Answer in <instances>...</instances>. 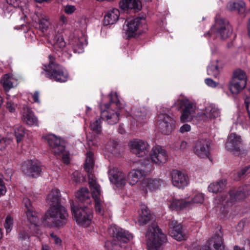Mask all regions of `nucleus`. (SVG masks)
Instances as JSON below:
<instances>
[{
	"mask_svg": "<svg viewBox=\"0 0 250 250\" xmlns=\"http://www.w3.org/2000/svg\"><path fill=\"white\" fill-rule=\"evenodd\" d=\"M220 112L218 107L213 104H209L205 107L204 112L199 113L198 116L203 121H208L219 117Z\"/></svg>",
	"mask_w": 250,
	"mask_h": 250,
	"instance_id": "obj_19",
	"label": "nucleus"
},
{
	"mask_svg": "<svg viewBox=\"0 0 250 250\" xmlns=\"http://www.w3.org/2000/svg\"><path fill=\"white\" fill-rule=\"evenodd\" d=\"M165 184V182L160 179H144L142 182L140 188L145 193L148 191H153L158 189L160 186Z\"/></svg>",
	"mask_w": 250,
	"mask_h": 250,
	"instance_id": "obj_16",
	"label": "nucleus"
},
{
	"mask_svg": "<svg viewBox=\"0 0 250 250\" xmlns=\"http://www.w3.org/2000/svg\"><path fill=\"white\" fill-rule=\"evenodd\" d=\"M76 8L73 5H66L64 8L65 12L67 14H70L73 13Z\"/></svg>",
	"mask_w": 250,
	"mask_h": 250,
	"instance_id": "obj_58",
	"label": "nucleus"
},
{
	"mask_svg": "<svg viewBox=\"0 0 250 250\" xmlns=\"http://www.w3.org/2000/svg\"><path fill=\"white\" fill-rule=\"evenodd\" d=\"M204 201V196L201 193L195 195L194 198L190 201H188L189 202H191V208L194 206L195 204H201Z\"/></svg>",
	"mask_w": 250,
	"mask_h": 250,
	"instance_id": "obj_47",
	"label": "nucleus"
},
{
	"mask_svg": "<svg viewBox=\"0 0 250 250\" xmlns=\"http://www.w3.org/2000/svg\"><path fill=\"white\" fill-rule=\"evenodd\" d=\"M72 215L77 223L80 225L87 227L91 223L92 218L91 210L86 207H80L71 204Z\"/></svg>",
	"mask_w": 250,
	"mask_h": 250,
	"instance_id": "obj_6",
	"label": "nucleus"
},
{
	"mask_svg": "<svg viewBox=\"0 0 250 250\" xmlns=\"http://www.w3.org/2000/svg\"><path fill=\"white\" fill-rule=\"evenodd\" d=\"M215 28L218 35L223 39L228 38L232 32V27L228 21L222 19L216 21Z\"/></svg>",
	"mask_w": 250,
	"mask_h": 250,
	"instance_id": "obj_14",
	"label": "nucleus"
},
{
	"mask_svg": "<svg viewBox=\"0 0 250 250\" xmlns=\"http://www.w3.org/2000/svg\"><path fill=\"white\" fill-rule=\"evenodd\" d=\"M120 12L118 9L114 8L108 10L104 17V23L105 25L113 24L119 19Z\"/></svg>",
	"mask_w": 250,
	"mask_h": 250,
	"instance_id": "obj_29",
	"label": "nucleus"
},
{
	"mask_svg": "<svg viewBox=\"0 0 250 250\" xmlns=\"http://www.w3.org/2000/svg\"><path fill=\"white\" fill-rule=\"evenodd\" d=\"M124 105L118 99L116 94L111 96L110 103L104 105V108L102 109L101 117L105 120L109 125L117 124L119 121L120 112L119 110L122 109Z\"/></svg>",
	"mask_w": 250,
	"mask_h": 250,
	"instance_id": "obj_2",
	"label": "nucleus"
},
{
	"mask_svg": "<svg viewBox=\"0 0 250 250\" xmlns=\"http://www.w3.org/2000/svg\"><path fill=\"white\" fill-rule=\"evenodd\" d=\"M153 219L148 208L145 205L141 206V212L139 213L138 223L140 225L144 226Z\"/></svg>",
	"mask_w": 250,
	"mask_h": 250,
	"instance_id": "obj_26",
	"label": "nucleus"
},
{
	"mask_svg": "<svg viewBox=\"0 0 250 250\" xmlns=\"http://www.w3.org/2000/svg\"><path fill=\"white\" fill-rule=\"evenodd\" d=\"M89 184L92 191V196L95 200L96 211L98 213L102 214V208L101 204L100 195L101 193L100 187L96 183L95 179L89 177Z\"/></svg>",
	"mask_w": 250,
	"mask_h": 250,
	"instance_id": "obj_15",
	"label": "nucleus"
},
{
	"mask_svg": "<svg viewBox=\"0 0 250 250\" xmlns=\"http://www.w3.org/2000/svg\"><path fill=\"white\" fill-rule=\"evenodd\" d=\"M74 50L78 53H82L83 51V44L82 43L77 44L74 45Z\"/></svg>",
	"mask_w": 250,
	"mask_h": 250,
	"instance_id": "obj_56",
	"label": "nucleus"
},
{
	"mask_svg": "<svg viewBox=\"0 0 250 250\" xmlns=\"http://www.w3.org/2000/svg\"><path fill=\"white\" fill-rule=\"evenodd\" d=\"M151 159L157 165L165 163L167 159L166 150L159 146L154 147L151 154Z\"/></svg>",
	"mask_w": 250,
	"mask_h": 250,
	"instance_id": "obj_17",
	"label": "nucleus"
},
{
	"mask_svg": "<svg viewBox=\"0 0 250 250\" xmlns=\"http://www.w3.org/2000/svg\"><path fill=\"white\" fill-rule=\"evenodd\" d=\"M68 214L65 208L62 205L51 207L44 216V222L51 223L57 227H62L67 222Z\"/></svg>",
	"mask_w": 250,
	"mask_h": 250,
	"instance_id": "obj_4",
	"label": "nucleus"
},
{
	"mask_svg": "<svg viewBox=\"0 0 250 250\" xmlns=\"http://www.w3.org/2000/svg\"><path fill=\"white\" fill-rule=\"evenodd\" d=\"M229 198L226 202L228 206H231L244 199L250 194V187L244 186L239 188L237 190H231L229 191Z\"/></svg>",
	"mask_w": 250,
	"mask_h": 250,
	"instance_id": "obj_10",
	"label": "nucleus"
},
{
	"mask_svg": "<svg viewBox=\"0 0 250 250\" xmlns=\"http://www.w3.org/2000/svg\"><path fill=\"white\" fill-rule=\"evenodd\" d=\"M232 3H236V1H229L227 5V9L231 11H234L236 7L235 4H231Z\"/></svg>",
	"mask_w": 250,
	"mask_h": 250,
	"instance_id": "obj_64",
	"label": "nucleus"
},
{
	"mask_svg": "<svg viewBox=\"0 0 250 250\" xmlns=\"http://www.w3.org/2000/svg\"><path fill=\"white\" fill-rule=\"evenodd\" d=\"M243 145V141L241 137L236 133L230 134L226 143V149L233 154L240 152Z\"/></svg>",
	"mask_w": 250,
	"mask_h": 250,
	"instance_id": "obj_11",
	"label": "nucleus"
},
{
	"mask_svg": "<svg viewBox=\"0 0 250 250\" xmlns=\"http://www.w3.org/2000/svg\"><path fill=\"white\" fill-rule=\"evenodd\" d=\"M23 202L24 204L25 208H27V210L29 208H32L30 201L28 198H24L23 199Z\"/></svg>",
	"mask_w": 250,
	"mask_h": 250,
	"instance_id": "obj_62",
	"label": "nucleus"
},
{
	"mask_svg": "<svg viewBox=\"0 0 250 250\" xmlns=\"http://www.w3.org/2000/svg\"><path fill=\"white\" fill-rule=\"evenodd\" d=\"M177 224V222L174 221L169 223L170 228L172 229L171 235L176 240L181 241L185 239L186 236L183 233L181 225Z\"/></svg>",
	"mask_w": 250,
	"mask_h": 250,
	"instance_id": "obj_27",
	"label": "nucleus"
},
{
	"mask_svg": "<svg viewBox=\"0 0 250 250\" xmlns=\"http://www.w3.org/2000/svg\"><path fill=\"white\" fill-rule=\"evenodd\" d=\"M23 120L27 125H37L38 119L31 111H28L23 115Z\"/></svg>",
	"mask_w": 250,
	"mask_h": 250,
	"instance_id": "obj_37",
	"label": "nucleus"
},
{
	"mask_svg": "<svg viewBox=\"0 0 250 250\" xmlns=\"http://www.w3.org/2000/svg\"><path fill=\"white\" fill-rule=\"evenodd\" d=\"M90 193L87 188H83L78 191L76 197L79 201L88 204L90 203Z\"/></svg>",
	"mask_w": 250,
	"mask_h": 250,
	"instance_id": "obj_33",
	"label": "nucleus"
},
{
	"mask_svg": "<svg viewBox=\"0 0 250 250\" xmlns=\"http://www.w3.org/2000/svg\"><path fill=\"white\" fill-rule=\"evenodd\" d=\"M60 193L57 189H53L48 195L47 201L51 207L61 205L60 204Z\"/></svg>",
	"mask_w": 250,
	"mask_h": 250,
	"instance_id": "obj_34",
	"label": "nucleus"
},
{
	"mask_svg": "<svg viewBox=\"0 0 250 250\" xmlns=\"http://www.w3.org/2000/svg\"><path fill=\"white\" fill-rule=\"evenodd\" d=\"M7 3L14 7L21 6L22 3H25L27 0H6Z\"/></svg>",
	"mask_w": 250,
	"mask_h": 250,
	"instance_id": "obj_49",
	"label": "nucleus"
},
{
	"mask_svg": "<svg viewBox=\"0 0 250 250\" xmlns=\"http://www.w3.org/2000/svg\"><path fill=\"white\" fill-rule=\"evenodd\" d=\"M146 111L143 109H138L135 111V115L138 120H143L146 117Z\"/></svg>",
	"mask_w": 250,
	"mask_h": 250,
	"instance_id": "obj_52",
	"label": "nucleus"
},
{
	"mask_svg": "<svg viewBox=\"0 0 250 250\" xmlns=\"http://www.w3.org/2000/svg\"><path fill=\"white\" fill-rule=\"evenodd\" d=\"M86 158L85 160V163L84 165V168L86 171L90 173L88 175V180L89 177L90 179H93V175L91 174L92 170L94 167V160H93V153L91 151H88L86 154Z\"/></svg>",
	"mask_w": 250,
	"mask_h": 250,
	"instance_id": "obj_35",
	"label": "nucleus"
},
{
	"mask_svg": "<svg viewBox=\"0 0 250 250\" xmlns=\"http://www.w3.org/2000/svg\"><path fill=\"white\" fill-rule=\"evenodd\" d=\"M50 236L51 238L54 240V243L56 244L59 245L61 243V240L54 233H51L50 234Z\"/></svg>",
	"mask_w": 250,
	"mask_h": 250,
	"instance_id": "obj_61",
	"label": "nucleus"
},
{
	"mask_svg": "<svg viewBox=\"0 0 250 250\" xmlns=\"http://www.w3.org/2000/svg\"><path fill=\"white\" fill-rule=\"evenodd\" d=\"M52 42L54 47L56 48L61 49L65 46V42L61 34H58L54 36Z\"/></svg>",
	"mask_w": 250,
	"mask_h": 250,
	"instance_id": "obj_38",
	"label": "nucleus"
},
{
	"mask_svg": "<svg viewBox=\"0 0 250 250\" xmlns=\"http://www.w3.org/2000/svg\"><path fill=\"white\" fill-rule=\"evenodd\" d=\"M125 34L128 38L135 37L141 34L147 27L145 19L140 17L128 19L125 21Z\"/></svg>",
	"mask_w": 250,
	"mask_h": 250,
	"instance_id": "obj_5",
	"label": "nucleus"
},
{
	"mask_svg": "<svg viewBox=\"0 0 250 250\" xmlns=\"http://www.w3.org/2000/svg\"><path fill=\"white\" fill-rule=\"evenodd\" d=\"M232 78H247L246 73L244 70L237 68L233 71Z\"/></svg>",
	"mask_w": 250,
	"mask_h": 250,
	"instance_id": "obj_48",
	"label": "nucleus"
},
{
	"mask_svg": "<svg viewBox=\"0 0 250 250\" xmlns=\"http://www.w3.org/2000/svg\"><path fill=\"white\" fill-rule=\"evenodd\" d=\"M158 126L162 133L168 135L175 127V120L167 114H161L158 117Z\"/></svg>",
	"mask_w": 250,
	"mask_h": 250,
	"instance_id": "obj_12",
	"label": "nucleus"
},
{
	"mask_svg": "<svg viewBox=\"0 0 250 250\" xmlns=\"http://www.w3.org/2000/svg\"><path fill=\"white\" fill-rule=\"evenodd\" d=\"M130 146L133 153L138 157L143 156L148 149L147 143L142 140H134L130 142Z\"/></svg>",
	"mask_w": 250,
	"mask_h": 250,
	"instance_id": "obj_22",
	"label": "nucleus"
},
{
	"mask_svg": "<svg viewBox=\"0 0 250 250\" xmlns=\"http://www.w3.org/2000/svg\"><path fill=\"white\" fill-rule=\"evenodd\" d=\"M15 134L17 143L20 142L25 135L24 129L22 126H19L15 130Z\"/></svg>",
	"mask_w": 250,
	"mask_h": 250,
	"instance_id": "obj_43",
	"label": "nucleus"
},
{
	"mask_svg": "<svg viewBox=\"0 0 250 250\" xmlns=\"http://www.w3.org/2000/svg\"><path fill=\"white\" fill-rule=\"evenodd\" d=\"M191 202H188L185 199H176L173 198L172 199L170 208L172 209L181 210L186 208H191Z\"/></svg>",
	"mask_w": 250,
	"mask_h": 250,
	"instance_id": "obj_31",
	"label": "nucleus"
},
{
	"mask_svg": "<svg viewBox=\"0 0 250 250\" xmlns=\"http://www.w3.org/2000/svg\"><path fill=\"white\" fill-rule=\"evenodd\" d=\"M119 4L120 8L124 10L132 9L138 11L142 8L140 0H122Z\"/></svg>",
	"mask_w": 250,
	"mask_h": 250,
	"instance_id": "obj_25",
	"label": "nucleus"
},
{
	"mask_svg": "<svg viewBox=\"0 0 250 250\" xmlns=\"http://www.w3.org/2000/svg\"><path fill=\"white\" fill-rule=\"evenodd\" d=\"M250 173V166H247L242 168L240 171L237 172L236 173L237 178H236L237 180L242 178L244 176H246L248 174Z\"/></svg>",
	"mask_w": 250,
	"mask_h": 250,
	"instance_id": "obj_45",
	"label": "nucleus"
},
{
	"mask_svg": "<svg viewBox=\"0 0 250 250\" xmlns=\"http://www.w3.org/2000/svg\"><path fill=\"white\" fill-rule=\"evenodd\" d=\"M223 232L221 229L217 231L212 237L211 242L215 249L223 248Z\"/></svg>",
	"mask_w": 250,
	"mask_h": 250,
	"instance_id": "obj_36",
	"label": "nucleus"
},
{
	"mask_svg": "<svg viewBox=\"0 0 250 250\" xmlns=\"http://www.w3.org/2000/svg\"><path fill=\"white\" fill-rule=\"evenodd\" d=\"M205 83L211 87H215L218 84V83L214 81L213 79H205Z\"/></svg>",
	"mask_w": 250,
	"mask_h": 250,
	"instance_id": "obj_57",
	"label": "nucleus"
},
{
	"mask_svg": "<svg viewBox=\"0 0 250 250\" xmlns=\"http://www.w3.org/2000/svg\"><path fill=\"white\" fill-rule=\"evenodd\" d=\"M216 63L215 62L213 64H210L207 70L208 74L214 77H217L219 73V70Z\"/></svg>",
	"mask_w": 250,
	"mask_h": 250,
	"instance_id": "obj_41",
	"label": "nucleus"
},
{
	"mask_svg": "<svg viewBox=\"0 0 250 250\" xmlns=\"http://www.w3.org/2000/svg\"><path fill=\"white\" fill-rule=\"evenodd\" d=\"M13 226V219L11 217L7 216L5 220V228L7 232L11 231Z\"/></svg>",
	"mask_w": 250,
	"mask_h": 250,
	"instance_id": "obj_53",
	"label": "nucleus"
},
{
	"mask_svg": "<svg viewBox=\"0 0 250 250\" xmlns=\"http://www.w3.org/2000/svg\"><path fill=\"white\" fill-rule=\"evenodd\" d=\"M91 129L97 134L101 132V120L100 119H96L90 124Z\"/></svg>",
	"mask_w": 250,
	"mask_h": 250,
	"instance_id": "obj_42",
	"label": "nucleus"
},
{
	"mask_svg": "<svg viewBox=\"0 0 250 250\" xmlns=\"http://www.w3.org/2000/svg\"><path fill=\"white\" fill-rule=\"evenodd\" d=\"M26 215L28 220L31 223L36 224L37 223L38 216L36 212L33 211V208H29L27 210Z\"/></svg>",
	"mask_w": 250,
	"mask_h": 250,
	"instance_id": "obj_40",
	"label": "nucleus"
},
{
	"mask_svg": "<svg viewBox=\"0 0 250 250\" xmlns=\"http://www.w3.org/2000/svg\"><path fill=\"white\" fill-rule=\"evenodd\" d=\"M108 175L110 182L117 187H121L125 184V176L118 168L110 169L108 172Z\"/></svg>",
	"mask_w": 250,
	"mask_h": 250,
	"instance_id": "obj_20",
	"label": "nucleus"
},
{
	"mask_svg": "<svg viewBox=\"0 0 250 250\" xmlns=\"http://www.w3.org/2000/svg\"><path fill=\"white\" fill-rule=\"evenodd\" d=\"M0 84L5 92H8L10 89L14 87L13 83L10 79H1Z\"/></svg>",
	"mask_w": 250,
	"mask_h": 250,
	"instance_id": "obj_44",
	"label": "nucleus"
},
{
	"mask_svg": "<svg viewBox=\"0 0 250 250\" xmlns=\"http://www.w3.org/2000/svg\"><path fill=\"white\" fill-rule=\"evenodd\" d=\"M52 67L44 72V76L52 78H66L68 77L67 70L59 64L52 63Z\"/></svg>",
	"mask_w": 250,
	"mask_h": 250,
	"instance_id": "obj_18",
	"label": "nucleus"
},
{
	"mask_svg": "<svg viewBox=\"0 0 250 250\" xmlns=\"http://www.w3.org/2000/svg\"><path fill=\"white\" fill-rule=\"evenodd\" d=\"M72 178L75 182L78 183L80 181L81 174L77 172H75L73 173Z\"/></svg>",
	"mask_w": 250,
	"mask_h": 250,
	"instance_id": "obj_63",
	"label": "nucleus"
},
{
	"mask_svg": "<svg viewBox=\"0 0 250 250\" xmlns=\"http://www.w3.org/2000/svg\"><path fill=\"white\" fill-rule=\"evenodd\" d=\"M227 183L226 179H221L215 183H211L208 187V190L212 193L221 192L225 188Z\"/></svg>",
	"mask_w": 250,
	"mask_h": 250,
	"instance_id": "obj_32",
	"label": "nucleus"
},
{
	"mask_svg": "<svg viewBox=\"0 0 250 250\" xmlns=\"http://www.w3.org/2000/svg\"><path fill=\"white\" fill-rule=\"evenodd\" d=\"M109 234L114 239L112 241H107L105 246L109 250H120L123 246L122 243H126L133 238V235L115 226H111L108 229Z\"/></svg>",
	"mask_w": 250,
	"mask_h": 250,
	"instance_id": "obj_3",
	"label": "nucleus"
},
{
	"mask_svg": "<svg viewBox=\"0 0 250 250\" xmlns=\"http://www.w3.org/2000/svg\"><path fill=\"white\" fill-rule=\"evenodd\" d=\"M229 198L226 202L228 206H231L244 199L250 194V187L244 186L239 188L237 190H231L229 191Z\"/></svg>",
	"mask_w": 250,
	"mask_h": 250,
	"instance_id": "obj_9",
	"label": "nucleus"
},
{
	"mask_svg": "<svg viewBox=\"0 0 250 250\" xmlns=\"http://www.w3.org/2000/svg\"><path fill=\"white\" fill-rule=\"evenodd\" d=\"M146 237L148 250H163L162 246L167 241L166 235L155 222H152L148 227Z\"/></svg>",
	"mask_w": 250,
	"mask_h": 250,
	"instance_id": "obj_1",
	"label": "nucleus"
},
{
	"mask_svg": "<svg viewBox=\"0 0 250 250\" xmlns=\"http://www.w3.org/2000/svg\"><path fill=\"white\" fill-rule=\"evenodd\" d=\"M50 147L55 155H60L65 150V146L63 140L53 134H50L45 137Z\"/></svg>",
	"mask_w": 250,
	"mask_h": 250,
	"instance_id": "obj_13",
	"label": "nucleus"
},
{
	"mask_svg": "<svg viewBox=\"0 0 250 250\" xmlns=\"http://www.w3.org/2000/svg\"><path fill=\"white\" fill-rule=\"evenodd\" d=\"M3 179V175L0 174V196L4 195L6 192V188Z\"/></svg>",
	"mask_w": 250,
	"mask_h": 250,
	"instance_id": "obj_51",
	"label": "nucleus"
},
{
	"mask_svg": "<svg viewBox=\"0 0 250 250\" xmlns=\"http://www.w3.org/2000/svg\"><path fill=\"white\" fill-rule=\"evenodd\" d=\"M171 181L174 186L183 188L188 184L187 176L177 170H173L171 172Z\"/></svg>",
	"mask_w": 250,
	"mask_h": 250,
	"instance_id": "obj_23",
	"label": "nucleus"
},
{
	"mask_svg": "<svg viewBox=\"0 0 250 250\" xmlns=\"http://www.w3.org/2000/svg\"><path fill=\"white\" fill-rule=\"evenodd\" d=\"M147 172L143 169H133L130 171L127 177L128 182L130 185L136 184L143 176L146 175Z\"/></svg>",
	"mask_w": 250,
	"mask_h": 250,
	"instance_id": "obj_30",
	"label": "nucleus"
},
{
	"mask_svg": "<svg viewBox=\"0 0 250 250\" xmlns=\"http://www.w3.org/2000/svg\"><path fill=\"white\" fill-rule=\"evenodd\" d=\"M49 64L48 65H43V72H42V73H43L44 72H45L46 71L49 70V69H51V67H52V65H53L52 63L57 64V63H56L55 62V61H54L55 58L53 56L50 55L49 56Z\"/></svg>",
	"mask_w": 250,
	"mask_h": 250,
	"instance_id": "obj_50",
	"label": "nucleus"
},
{
	"mask_svg": "<svg viewBox=\"0 0 250 250\" xmlns=\"http://www.w3.org/2000/svg\"><path fill=\"white\" fill-rule=\"evenodd\" d=\"M229 198L226 202L228 206H231L244 199L250 194V187L244 186L239 188L237 190H231L229 191Z\"/></svg>",
	"mask_w": 250,
	"mask_h": 250,
	"instance_id": "obj_8",
	"label": "nucleus"
},
{
	"mask_svg": "<svg viewBox=\"0 0 250 250\" xmlns=\"http://www.w3.org/2000/svg\"><path fill=\"white\" fill-rule=\"evenodd\" d=\"M174 105L177 106L178 110L182 109L180 117L181 122L185 123L192 120L196 109V105L193 103L185 98L177 100Z\"/></svg>",
	"mask_w": 250,
	"mask_h": 250,
	"instance_id": "obj_7",
	"label": "nucleus"
},
{
	"mask_svg": "<svg viewBox=\"0 0 250 250\" xmlns=\"http://www.w3.org/2000/svg\"><path fill=\"white\" fill-rule=\"evenodd\" d=\"M10 140L7 139L0 135V149H3L9 144Z\"/></svg>",
	"mask_w": 250,
	"mask_h": 250,
	"instance_id": "obj_55",
	"label": "nucleus"
},
{
	"mask_svg": "<svg viewBox=\"0 0 250 250\" xmlns=\"http://www.w3.org/2000/svg\"><path fill=\"white\" fill-rule=\"evenodd\" d=\"M39 24V28L42 32L46 31L50 25L48 17L45 15L42 16L40 19Z\"/></svg>",
	"mask_w": 250,
	"mask_h": 250,
	"instance_id": "obj_39",
	"label": "nucleus"
},
{
	"mask_svg": "<svg viewBox=\"0 0 250 250\" xmlns=\"http://www.w3.org/2000/svg\"><path fill=\"white\" fill-rule=\"evenodd\" d=\"M246 83V79H232L229 89L232 93L237 94L245 87Z\"/></svg>",
	"mask_w": 250,
	"mask_h": 250,
	"instance_id": "obj_28",
	"label": "nucleus"
},
{
	"mask_svg": "<svg viewBox=\"0 0 250 250\" xmlns=\"http://www.w3.org/2000/svg\"><path fill=\"white\" fill-rule=\"evenodd\" d=\"M193 150L194 153L201 158L209 157V144L206 140L200 139L197 141Z\"/></svg>",
	"mask_w": 250,
	"mask_h": 250,
	"instance_id": "obj_21",
	"label": "nucleus"
},
{
	"mask_svg": "<svg viewBox=\"0 0 250 250\" xmlns=\"http://www.w3.org/2000/svg\"><path fill=\"white\" fill-rule=\"evenodd\" d=\"M22 171L29 177H35L38 175L41 171L40 167L33 164L32 161L24 163L21 167Z\"/></svg>",
	"mask_w": 250,
	"mask_h": 250,
	"instance_id": "obj_24",
	"label": "nucleus"
},
{
	"mask_svg": "<svg viewBox=\"0 0 250 250\" xmlns=\"http://www.w3.org/2000/svg\"><path fill=\"white\" fill-rule=\"evenodd\" d=\"M19 238L21 240H24L27 238H29V236L27 232L24 230L19 233Z\"/></svg>",
	"mask_w": 250,
	"mask_h": 250,
	"instance_id": "obj_59",
	"label": "nucleus"
},
{
	"mask_svg": "<svg viewBox=\"0 0 250 250\" xmlns=\"http://www.w3.org/2000/svg\"><path fill=\"white\" fill-rule=\"evenodd\" d=\"M191 127L189 125L185 124L182 126L180 128V131L182 133H184L186 132H188L190 130Z\"/></svg>",
	"mask_w": 250,
	"mask_h": 250,
	"instance_id": "obj_60",
	"label": "nucleus"
},
{
	"mask_svg": "<svg viewBox=\"0 0 250 250\" xmlns=\"http://www.w3.org/2000/svg\"><path fill=\"white\" fill-rule=\"evenodd\" d=\"M17 104L11 101H8L6 104V108L9 112L14 113L16 111Z\"/></svg>",
	"mask_w": 250,
	"mask_h": 250,
	"instance_id": "obj_54",
	"label": "nucleus"
},
{
	"mask_svg": "<svg viewBox=\"0 0 250 250\" xmlns=\"http://www.w3.org/2000/svg\"><path fill=\"white\" fill-rule=\"evenodd\" d=\"M231 4H235V10H237L240 13H243L245 11L246 5L244 1L242 0L236 1V3H232Z\"/></svg>",
	"mask_w": 250,
	"mask_h": 250,
	"instance_id": "obj_46",
	"label": "nucleus"
}]
</instances>
